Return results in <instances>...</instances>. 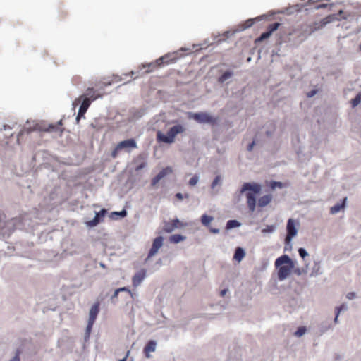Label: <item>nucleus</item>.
Returning a JSON list of instances; mask_svg holds the SVG:
<instances>
[{
	"label": "nucleus",
	"mask_w": 361,
	"mask_h": 361,
	"mask_svg": "<svg viewBox=\"0 0 361 361\" xmlns=\"http://www.w3.org/2000/svg\"><path fill=\"white\" fill-rule=\"evenodd\" d=\"M169 175H173V169L171 166H166L159 170V180Z\"/></svg>",
	"instance_id": "bb28decb"
},
{
	"label": "nucleus",
	"mask_w": 361,
	"mask_h": 361,
	"mask_svg": "<svg viewBox=\"0 0 361 361\" xmlns=\"http://www.w3.org/2000/svg\"><path fill=\"white\" fill-rule=\"evenodd\" d=\"M158 251V237L155 238L153 240L152 247L149 250L147 258L154 256Z\"/></svg>",
	"instance_id": "c85d7f7f"
},
{
	"label": "nucleus",
	"mask_w": 361,
	"mask_h": 361,
	"mask_svg": "<svg viewBox=\"0 0 361 361\" xmlns=\"http://www.w3.org/2000/svg\"><path fill=\"white\" fill-rule=\"evenodd\" d=\"M243 193H240V189L235 193L234 200L235 202H239L241 200V195Z\"/></svg>",
	"instance_id": "603ef678"
},
{
	"label": "nucleus",
	"mask_w": 361,
	"mask_h": 361,
	"mask_svg": "<svg viewBox=\"0 0 361 361\" xmlns=\"http://www.w3.org/2000/svg\"><path fill=\"white\" fill-rule=\"evenodd\" d=\"M54 125H49V128H47V129H42L39 124H36L34 126L33 128H24L23 130H21L19 133V135H23L24 134H29L31 132L34 131V130H44V131H50L51 130H53L54 128Z\"/></svg>",
	"instance_id": "2eb2a0df"
},
{
	"label": "nucleus",
	"mask_w": 361,
	"mask_h": 361,
	"mask_svg": "<svg viewBox=\"0 0 361 361\" xmlns=\"http://www.w3.org/2000/svg\"><path fill=\"white\" fill-rule=\"evenodd\" d=\"M285 186L284 183L281 181L277 180H271L270 182V188L273 190L276 188H283Z\"/></svg>",
	"instance_id": "f704fd0d"
},
{
	"label": "nucleus",
	"mask_w": 361,
	"mask_h": 361,
	"mask_svg": "<svg viewBox=\"0 0 361 361\" xmlns=\"http://www.w3.org/2000/svg\"><path fill=\"white\" fill-rule=\"evenodd\" d=\"M93 324H94V323H91L90 322H88L87 326L86 327V336L89 337L90 333H91Z\"/></svg>",
	"instance_id": "8fccbe9b"
},
{
	"label": "nucleus",
	"mask_w": 361,
	"mask_h": 361,
	"mask_svg": "<svg viewBox=\"0 0 361 361\" xmlns=\"http://www.w3.org/2000/svg\"><path fill=\"white\" fill-rule=\"evenodd\" d=\"M229 291L228 288H224L220 290V295L224 297L226 295V293Z\"/></svg>",
	"instance_id": "bf43d9fd"
},
{
	"label": "nucleus",
	"mask_w": 361,
	"mask_h": 361,
	"mask_svg": "<svg viewBox=\"0 0 361 361\" xmlns=\"http://www.w3.org/2000/svg\"><path fill=\"white\" fill-rule=\"evenodd\" d=\"M280 25H281L280 23L274 22L273 23L269 24L268 25V27H267L266 30L268 31L269 32H270L271 35H272V33L274 32H275L276 30H277L279 29Z\"/></svg>",
	"instance_id": "2f4dec72"
},
{
	"label": "nucleus",
	"mask_w": 361,
	"mask_h": 361,
	"mask_svg": "<svg viewBox=\"0 0 361 361\" xmlns=\"http://www.w3.org/2000/svg\"><path fill=\"white\" fill-rule=\"evenodd\" d=\"M306 331H307V328L305 326H300L298 327L296 331L294 332V336L300 338V337L302 336L303 335H305Z\"/></svg>",
	"instance_id": "72a5a7b5"
},
{
	"label": "nucleus",
	"mask_w": 361,
	"mask_h": 361,
	"mask_svg": "<svg viewBox=\"0 0 361 361\" xmlns=\"http://www.w3.org/2000/svg\"><path fill=\"white\" fill-rule=\"evenodd\" d=\"M331 328V324L327 322H322V324H321V326H320V331L324 333L325 331H326L329 329Z\"/></svg>",
	"instance_id": "49530a36"
},
{
	"label": "nucleus",
	"mask_w": 361,
	"mask_h": 361,
	"mask_svg": "<svg viewBox=\"0 0 361 361\" xmlns=\"http://www.w3.org/2000/svg\"><path fill=\"white\" fill-rule=\"evenodd\" d=\"M107 211L105 209H102L99 212L96 214L97 216H99V219H101V221L103 220V218L105 216Z\"/></svg>",
	"instance_id": "3c124183"
},
{
	"label": "nucleus",
	"mask_w": 361,
	"mask_h": 361,
	"mask_svg": "<svg viewBox=\"0 0 361 361\" xmlns=\"http://www.w3.org/2000/svg\"><path fill=\"white\" fill-rule=\"evenodd\" d=\"M262 186L260 183L256 182H245L240 188V193H245L247 200L252 197V200H257V197L260 195Z\"/></svg>",
	"instance_id": "20e7f679"
},
{
	"label": "nucleus",
	"mask_w": 361,
	"mask_h": 361,
	"mask_svg": "<svg viewBox=\"0 0 361 361\" xmlns=\"http://www.w3.org/2000/svg\"><path fill=\"white\" fill-rule=\"evenodd\" d=\"M245 250L242 247L238 246L234 250L233 259L238 262H240L245 257Z\"/></svg>",
	"instance_id": "6ab92c4d"
},
{
	"label": "nucleus",
	"mask_w": 361,
	"mask_h": 361,
	"mask_svg": "<svg viewBox=\"0 0 361 361\" xmlns=\"http://www.w3.org/2000/svg\"><path fill=\"white\" fill-rule=\"evenodd\" d=\"M355 296H356V294L354 292H350L346 295L347 298L349 300H353V298H355Z\"/></svg>",
	"instance_id": "052dcab7"
},
{
	"label": "nucleus",
	"mask_w": 361,
	"mask_h": 361,
	"mask_svg": "<svg viewBox=\"0 0 361 361\" xmlns=\"http://www.w3.org/2000/svg\"><path fill=\"white\" fill-rule=\"evenodd\" d=\"M287 301L288 302L290 306L293 307H296L299 306L300 302V298L298 293H289L287 297Z\"/></svg>",
	"instance_id": "a211bd4d"
},
{
	"label": "nucleus",
	"mask_w": 361,
	"mask_h": 361,
	"mask_svg": "<svg viewBox=\"0 0 361 361\" xmlns=\"http://www.w3.org/2000/svg\"><path fill=\"white\" fill-rule=\"evenodd\" d=\"M179 55L177 51L173 53H168L164 56L159 57V68L162 65H167L170 63H173L179 59Z\"/></svg>",
	"instance_id": "f8f14e48"
},
{
	"label": "nucleus",
	"mask_w": 361,
	"mask_h": 361,
	"mask_svg": "<svg viewBox=\"0 0 361 361\" xmlns=\"http://www.w3.org/2000/svg\"><path fill=\"white\" fill-rule=\"evenodd\" d=\"M188 118L200 124H209L214 126L218 123V118L206 111L189 112Z\"/></svg>",
	"instance_id": "7ed1b4c3"
},
{
	"label": "nucleus",
	"mask_w": 361,
	"mask_h": 361,
	"mask_svg": "<svg viewBox=\"0 0 361 361\" xmlns=\"http://www.w3.org/2000/svg\"><path fill=\"white\" fill-rule=\"evenodd\" d=\"M120 293V292H119V291H118V289H116V290L114 291V294L112 295V296H111V300H113L114 299L118 297V293Z\"/></svg>",
	"instance_id": "e2e57ef3"
},
{
	"label": "nucleus",
	"mask_w": 361,
	"mask_h": 361,
	"mask_svg": "<svg viewBox=\"0 0 361 361\" xmlns=\"http://www.w3.org/2000/svg\"><path fill=\"white\" fill-rule=\"evenodd\" d=\"M199 181V176L197 175L193 176L189 180L188 184L190 186H195L197 185V183Z\"/></svg>",
	"instance_id": "a18cd8bd"
},
{
	"label": "nucleus",
	"mask_w": 361,
	"mask_h": 361,
	"mask_svg": "<svg viewBox=\"0 0 361 361\" xmlns=\"http://www.w3.org/2000/svg\"><path fill=\"white\" fill-rule=\"evenodd\" d=\"M299 223L293 219H288L286 224V237L288 238V241L293 240L298 234Z\"/></svg>",
	"instance_id": "1a4fd4ad"
},
{
	"label": "nucleus",
	"mask_w": 361,
	"mask_h": 361,
	"mask_svg": "<svg viewBox=\"0 0 361 361\" xmlns=\"http://www.w3.org/2000/svg\"><path fill=\"white\" fill-rule=\"evenodd\" d=\"M101 221V219H99V216H95V217L91 220L86 222V225L89 227H94Z\"/></svg>",
	"instance_id": "4c0bfd02"
},
{
	"label": "nucleus",
	"mask_w": 361,
	"mask_h": 361,
	"mask_svg": "<svg viewBox=\"0 0 361 361\" xmlns=\"http://www.w3.org/2000/svg\"><path fill=\"white\" fill-rule=\"evenodd\" d=\"M157 343L154 341H149L144 348V353L147 358L150 357V353L154 352L156 350Z\"/></svg>",
	"instance_id": "aec40b11"
},
{
	"label": "nucleus",
	"mask_w": 361,
	"mask_h": 361,
	"mask_svg": "<svg viewBox=\"0 0 361 361\" xmlns=\"http://www.w3.org/2000/svg\"><path fill=\"white\" fill-rule=\"evenodd\" d=\"M292 240H290L288 241V238L285 236V238H284L285 246H284V250H283L284 252H289V251L292 250V248H293Z\"/></svg>",
	"instance_id": "c9c22d12"
},
{
	"label": "nucleus",
	"mask_w": 361,
	"mask_h": 361,
	"mask_svg": "<svg viewBox=\"0 0 361 361\" xmlns=\"http://www.w3.org/2000/svg\"><path fill=\"white\" fill-rule=\"evenodd\" d=\"M301 11V8L300 6L297 4V5H295V6H293L288 8L286 9V13L288 14V15H290V14H293L295 12H300Z\"/></svg>",
	"instance_id": "e433bc0d"
},
{
	"label": "nucleus",
	"mask_w": 361,
	"mask_h": 361,
	"mask_svg": "<svg viewBox=\"0 0 361 361\" xmlns=\"http://www.w3.org/2000/svg\"><path fill=\"white\" fill-rule=\"evenodd\" d=\"M271 35L270 34V32L265 30L264 32H262L257 38H256L255 43L262 42L263 41L269 39L271 37Z\"/></svg>",
	"instance_id": "7c9ffc66"
},
{
	"label": "nucleus",
	"mask_w": 361,
	"mask_h": 361,
	"mask_svg": "<svg viewBox=\"0 0 361 361\" xmlns=\"http://www.w3.org/2000/svg\"><path fill=\"white\" fill-rule=\"evenodd\" d=\"M247 204L250 212H254L256 209L257 200H252V197L250 198V200H247Z\"/></svg>",
	"instance_id": "473e14b6"
},
{
	"label": "nucleus",
	"mask_w": 361,
	"mask_h": 361,
	"mask_svg": "<svg viewBox=\"0 0 361 361\" xmlns=\"http://www.w3.org/2000/svg\"><path fill=\"white\" fill-rule=\"evenodd\" d=\"M80 101L82 102V104H81L79 111H78V116H77L78 121H79L80 117H82L85 115V114L87 112L89 106L91 104V102H92L90 98H89V97L81 98V96L79 98H78L75 101V102H80Z\"/></svg>",
	"instance_id": "9d476101"
},
{
	"label": "nucleus",
	"mask_w": 361,
	"mask_h": 361,
	"mask_svg": "<svg viewBox=\"0 0 361 361\" xmlns=\"http://www.w3.org/2000/svg\"><path fill=\"white\" fill-rule=\"evenodd\" d=\"M219 75L217 82L221 85H228L231 82V78L234 76V71L231 69L219 70Z\"/></svg>",
	"instance_id": "6e6552de"
},
{
	"label": "nucleus",
	"mask_w": 361,
	"mask_h": 361,
	"mask_svg": "<svg viewBox=\"0 0 361 361\" xmlns=\"http://www.w3.org/2000/svg\"><path fill=\"white\" fill-rule=\"evenodd\" d=\"M350 103L353 109L361 104V91L359 92L354 98L350 99Z\"/></svg>",
	"instance_id": "c756f323"
},
{
	"label": "nucleus",
	"mask_w": 361,
	"mask_h": 361,
	"mask_svg": "<svg viewBox=\"0 0 361 361\" xmlns=\"http://www.w3.org/2000/svg\"><path fill=\"white\" fill-rule=\"evenodd\" d=\"M129 354H130V350H128L126 356L123 359L120 360L119 361H126L128 357L129 356Z\"/></svg>",
	"instance_id": "338daca9"
},
{
	"label": "nucleus",
	"mask_w": 361,
	"mask_h": 361,
	"mask_svg": "<svg viewBox=\"0 0 361 361\" xmlns=\"http://www.w3.org/2000/svg\"><path fill=\"white\" fill-rule=\"evenodd\" d=\"M188 226V223H183L179 220L178 218L176 217L170 221H164L163 230L168 233H172L176 228H183Z\"/></svg>",
	"instance_id": "0eeeda50"
},
{
	"label": "nucleus",
	"mask_w": 361,
	"mask_h": 361,
	"mask_svg": "<svg viewBox=\"0 0 361 361\" xmlns=\"http://www.w3.org/2000/svg\"><path fill=\"white\" fill-rule=\"evenodd\" d=\"M175 197L176 200L182 201L184 198L188 199L190 197V195L188 193L183 194L181 192H177L175 194Z\"/></svg>",
	"instance_id": "37998d69"
},
{
	"label": "nucleus",
	"mask_w": 361,
	"mask_h": 361,
	"mask_svg": "<svg viewBox=\"0 0 361 361\" xmlns=\"http://www.w3.org/2000/svg\"><path fill=\"white\" fill-rule=\"evenodd\" d=\"M276 229V226L275 225H267L264 228L262 229V232L263 233H272Z\"/></svg>",
	"instance_id": "58836bf2"
},
{
	"label": "nucleus",
	"mask_w": 361,
	"mask_h": 361,
	"mask_svg": "<svg viewBox=\"0 0 361 361\" xmlns=\"http://www.w3.org/2000/svg\"><path fill=\"white\" fill-rule=\"evenodd\" d=\"M185 128L181 124H176L171 127L166 134L159 130V143L171 144L174 142L176 136L184 131Z\"/></svg>",
	"instance_id": "39448f33"
},
{
	"label": "nucleus",
	"mask_w": 361,
	"mask_h": 361,
	"mask_svg": "<svg viewBox=\"0 0 361 361\" xmlns=\"http://www.w3.org/2000/svg\"><path fill=\"white\" fill-rule=\"evenodd\" d=\"M347 203V197H345L340 200L338 202L335 204L334 206H332L330 209V213L331 214H335L341 212L342 209H343Z\"/></svg>",
	"instance_id": "4468645a"
},
{
	"label": "nucleus",
	"mask_w": 361,
	"mask_h": 361,
	"mask_svg": "<svg viewBox=\"0 0 361 361\" xmlns=\"http://www.w3.org/2000/svg\"><path fill=\"white\" fill-rule=\"evenodd\" d=\"M275 267L277 269V277L279 281L286 279L291 274L295 261L293 260L288 255H283L275 260Z\"/></svg>",
	"instance_id": "f257e3e1"
},
{
	"label": "nucleus",
	"mask_w": 361,
	"mask_h": 361,
	"mask_svg": "<svg viewBox=\"0 0 361 361\" xmlns=\"http://www.w3.org/2000/svg\"><path fill=\"white\" fill-rule=\"evenodd\" d=\"M283 42L281 39H279L276 42V47L272 50L271 56H285V53L281 50V45Z\"/></svg>",
	"instance_id": "5701e85b"
},
{
	"label": "nucleus",
	"mask_w": 361,
	"mask_h": 361,
	"mask_svg": "<svg viewBox=\"0 0 361 361\" xmlns=\"http://www.w3.org/2000/svg\"><path fill=\"white\" fill-rule=\"evenodd\" d=\"M121 151V149H117V145L116 146V147L114 149V150L112 151L111 152V157L113 158H116L118 155V153Z\"/></svg>",
	"instance_id": "4d7b16f0"
},
{
	"label": "nucleus",
	"mask_w": 361,
	"mask_h": 361,
	"mask_svg": "<svg viewBox=\"0 0 361 361\" xmlns=\"http://www.w3.org/2000/svg\"><path fill=\"white\" fill-rule=\"evenodd\" d=\"M208 228H209V232L212 233H214V234H218L220 232L219 228H212V227L209 226Z\"/></svg>",
	"instance_id": "6e6d98bb"
},
{
	"label": "nucleus",
	"mask_w": 361,
	"mask_h": 361,
	"mask_svg": "<svg viewBox=\"0 0 361 361\" xmlns=\"http://www.w3.org/2000/svg\"><path fill=\"white\" fill-rule=\"evenodd\" d=\"M157 182H158V175L153 178L152 183V185H155Z\"/></svg>",
	"instance_id": "69168bd1"
},
{
	"label": "nucleus",
	"mask_w": 361,
	"mask_h": 361,
	"mask_svg": "<svg viewBox=\"0 0 361 361\" xmlns=\"http://www.w3.org/2000/svg\"><path fill=\"white\" fill-rule=\"evenodd\" d=\"M127 215V212L125 209L121 211V212H114L111 213V216L114 217V216H119L121 217H125Z\"/></svg>",
	"instance_id": "de8ad7c7"
},
{
	"label": "nucleus",
	"mask_w": 361,
	"mask_h": 361,
	"mask_svg": "<svg viewBox=\"0 0 361 361\" xmlns=\"http://www.w3.org/2000/svg\"><path fill=\"white\" fill-rule=\"evenodd\" d=\"M242 224L237 219H230L227 221L226 224L225 228L227 231L231 230L233 228L240 227Z\"/></svg>",
	"instance_id": "393cba45"
},
{
	"label": "nucleus",
	"mask_w": 361,
	"mask_h": 361,
	"mask_svg": "<svg viewBox=\"0 0 361 361\" xmlns=\"http://www.w3.org/2000/svg\"><path fill=\"white\" fill-rule=\"evenodd\" d=\"M99 302H97L92 306L90 310L88 322H90L91 323H94L97 317V315L99 312Z\"/></svg>",
	"instance_id": "dca6fc26"
},
{
	"label": "nucleus",
	"mask_w": 361,
	"mask_h": 361,
	"mask_svg": "<svg viewBox=\"0 0 361 361\" xmlns=\"http://www.w3.org/2000/svg\"><path fill=\"white\" fill-rule=\"evenodd\" d=\"M221 176L216 175L212 182L211 188L214 189L217 185H219L221 183Z\"/></svg>",
	"instance_id": "79ce46f5"
},
{
	"label": "nucleus",
	"mask_w": 361,
	"mask_h": 361,
	"mask_svg": "<svg viewBox=\"0 0 361 361\" xmlns=\"http://www.w3.org/2000/svg\"><path fill=\"white\" fill-rule=\"evenodd\" d=\"M341 307H344V304H342L340 306L336 307L335 317L334 319V322L335 324H336L338 322V319L339 314L341 313Z\"/></svg>",
	"instance_id": "c03bdc74"
},
{
	"label": "nucleus",
	"mask_w": 361,
	"mask_h": 361,
	"mask_svg": "<svg viewBox=\"0 0 361 361\" xmlns=\"http://www.w3.org/2000/svg\"><path fill=\"white\" fill-rule=\"evenodd\" d=\"M292 271H293V273L298 276H300L302 274V271H301V269H300L298 267L295 268L294 267V269H293Z\"/></svg>",
	"instance_id": "13d9d810"
},
{
	"label": "nucleus",
	"mask_w": 361,
	"mask_h": 361,
	"mask_svg": "<svg viewBox=\"0 0 361 361\" xmlns=\"http://www.w3.org/2000/svg\"><path fill=\"white\" fill-rule=\"evenodd\" d=\"M187 238L185 235H183L182 234L176 233L171 235L169 237V242L173 244H178L183 240H185Z\"/></svg>",
	"instance_id": "4be33fe9"
},
{
	"label": "nucleus",
	"mask_w": 361,
	"mask_h": 361,
	"mask_svg": "<svg viewBox=\"0 0 361 361\" xmlns=\"http://www.w3.org/2000/svg\"><path fill=\"white\" fill-rule=\"evenodd\" d=\"M158 68V61L155 60L154 62L142 64L141 66L137 68L136 71H132V75L136 74L135 78L138 76H142L144 74L149 73L155 71Z\"/></svg>",
	"instance_id": "423d86ee"
},
{
	"label": "nucleus",
	"mask_w": 361,
	"mask_h": 361,
	"mask_svg": "<svg viewBox=\"0 0 361 361\" xmlns=\"http://www.w3.org/2000/svg\"><path fill=\"white\" fill-rule=\"evenodd\" d=\"M298 255L299 256L303 259L305 260V257H308L309 256V253L307 252V251L306 250L305 248L304 247H300L298 250Z\"/></svg>",
	"instance_id": "a19ab883"
},
{
	"label": "nucleus",
	"mask_w": 361,
	"mask_h": 361,
	"mask_svg": "<svg viewBox=\"0 0 361 361\" xmlns=\"http://www.w3.org/2000/svg\"><path fill=\"white\" fill-rule=\"evenodd\" d=\"M146 271L145 269H141L138 272H137L132 279V283L133 286H138L143 279L145 278Z\"/></svg>",
	"instance_id": "f3484780"
},
{
	"label": "nucleus",
	"mask_w": 361,
	"mask_h": 361,
	"mask_svg": "<svg viewBox=\"0 0 361 361\" xmlns=\"http://www.w3.org/2000/svg\"><path fill=\"white\" fill-rule=\"evenodd\" d=\"M265 134H266L267 137H269L272 135V132L271 130H267L265 132Z\"/></svg>",
	"instance_id": "774afa93"
},
{
	"label": "nucleus",
	"mask_w": 361,
	"mask_h": 361,
	"mask_svg": "<svg viewBox=\"0 0 361 361\" xmlns=\"http://www.w3.org/2000/svg\"><path fill=\"white\" fill-rule=\"evenodd\" d=\"M118 291H119V292H127V293H128L130 295V296L132 298H133V293L127 287L119 288H118Z\"/></svg>",
	"instance_id": "864d4df0"
},
{
	"label": "nucleus",
	"mask_w": 361,
	"mask_h": 361,
	"mask_svg": "<svg viewBox=\"0 0 361 361\" xmlns=\"http://www.w3.org/2000/svg\"><path fill=\"white\" fill-rule=\"evenodd\" d=\"M137 147V143L133 138L121 141L117 144V149H125L127 152H130L131 149Z\"/></svg>",
	"instance_id": "9b49d317"
},
{
	"label": "nucleus",
	"mask_w": 361,
	"mask_h": 361,
	"mask_svg": "<svg viewBox=\"0 0 361 361\" xmlns=\"http://www.w3.org/2000/svg\"><path fill=\"white\" fill-rule=\"evenodd\" d=\"M103 96V93L99 92L97 90H95L92 87H88L85 92L81 95V98L89 97L91 99V102L96 100L97 99L102 97Z\"/></svg>",
	"instance_id": "ddd939ff"
},
{
	"label": "nucleus",
	"mask_w": 361,
	"mask_h": 361,
	"mask_svg": "<svg viewBox=\"0 0 361 361\" xmlns=\"http://www.w3.org/2000/svg\"><path fill=\"white\" fill-rule=\"evenodd\" d=\"M272 200V195L267 194L262 196L258 199L257 204L259 207H264L267 206Z\"/></svg>",
	"instance_id": "412c9836"
},
{
	"label": "nucleus",
	"mask_w": 361,
	"mask_h": 361,
	"mask_svg": "<svg viewBox=\"0 0 361 361\" xmlns=\"http://www.w3.org/2000/svg\"><path fill=\"white\" fill-rule=\"evenodd\" d=\"M317 92H318V90L316 88H314L307 93V97L308 98H312V97H314L317 94Z\"/></svg>",
	"instance_id": "09e8293b"
},
{
	"label": "nucleus",
	"mask_w": 361,
	"mask_h": 361,
	"mask_svg": "<svg viewBox=\"0 0 361 361\" xmlns=\"http://www.w3.org/2000/svg\"><path fill=\"white\" fill-rule=\"evenodd\" d=\"M352 15L348 13L346 15L345 13L343 12L342 9L338 10L337 13L329 14L323 19H322L319 23H314V30H317L325 27L327 24L333 23L336 20H341L342 19L345 20H350Z\"/></svg>",
	"instance_id": "f03ea898"
},
{
	"label": "nucleus",
	"mask_w": 361,
	"mask_h": 361,
	"mask_svg": "<svg viewBox=\"0 0 361 361\" xmlns=\"http://www.w3.org/2000/svg\"><path fill=\"white\" fill-rule=\"evenodd\" d=\"M255 23V20L253 18H249L246 21L238 25V29L235 30V32H240L243 31L247 28H250L252 26V25Z\"/></svg>",
	"instance_id": "b1692460"
},
{
	"label": "nucleus",
	"mask_w": 361,
	"mask_h": 361,
	"mask_svg": "<svg viewBox=\"0 0 361 361\" xmlns=\"http://www.w3.org/2000/svg\"><path fill=\"white\" fill-rule=\"evenodd\" d=\"M334 6V4H317L316 6H314V8L316 9V10H318V9L325 8L329 7V11H333L332 8Z\"/></svg>",
	"instance_id": "ea45409f"
},
{
	"label": "nucleus",
	"mask_w": 361,
	"mask_h": 361,
	"mask_svg": "<svg viewBox=\"0 0 361 361\" xmlns=\"http://www.w3.org/2000/svg\"><path fill=\"white\" fill-rule=\"evenodd\" d=\"M213 220L214 217L207 214H203L200 217L202 224L207 228L210 226V224Z\"/></svg>",
	"instance_id": "a878e982"
},
{
	"label": "nucleus",
	"mask_w": 361,
	"mask_h": 361,
	"mask_svg": "<svg viewBox=\"0 0 361 361\" xmlns=\"http://www.w3.org/2000/svg\"><path fill=\"white\" fill-rule=\"evenodd\" d=\"M19 355H20V352L18 351L16 355H15V357H13V359H11L10 361H20Z\"/></svg>",
	"instance_id": "680f3d73"
},
{
	"label": "nucleus",
	"mask_w": 361,
	"mask_h": 361,
	"mask_svg": "<svg viewBox=\"0 0 361 361\" xmlns=\"http://www.w3.org/2000/svg\"><path fill=\"white\" fill-rule=\"evenodd\" d=\"M164 243V237L159 235V249L162 247Z\"/></svg>",
	"instance_id": "0e129e2a"
},
{
	"label": "nucleus",
	"mask_w": 361,
	"mask_h": 361,
	"mask_svg": "<svg viewBox=\"0 0 361 361\" xmlns=\"http://www.w3.org/2000/svg\"><path fill=\"white\" fill-rule=\"evenodd\" d=\"M322 274V271L321 270V266L319 262H314V265L312 268V271L310 274V276H317L318 275H321Z\"/></svg>",
	"instance_id": "cd10ccee"
},
{
	"label": "nucleus",
	"mask_w": 361,
	"mask_h": 361,
	"mask_svg": "<svg viewBox=\"0 0 361 361\" xmlns=\"http://www.w3.org/2000/svg\"><path fill=\"white\" fill-rule=\"evenodd\" d=\"M256 145V142L255 140H252V142H250L247 146V150L248 152H251L253 149L254 146Z\"/></svg>",
	"instance_id": "5fc2aeb1"
}]
</instances>
